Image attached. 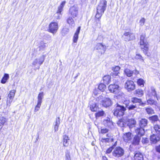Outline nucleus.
Returning a JSON list of instances; mask_svg holds the SVG:
<instances>
[{"instance_id": "55", "label": "nucleus", "mask_w": 160, "mask_h": 160, "mask_svg": "<svg viewBox=\"0 0 160 160\" xmlns=\"http://www.w3.org/2000/svg\"><path fill=\"white\" fill-rule=\"evenodd\" d=\"M155 149L156 152L160 154V145L155 146Z\"/></svg>"}, {"instance_id": "53", "label": "nucleus", "mask_w": 160, "mask_h": 160, "mask_svg": "<svg viewBox=\"0 0 160 160\" xmlns=\"http://www.w3.org/2000/svg\"><path fill=\"white\" fill-rule=\"evenodd\" d=\"M103 140L105 142H108L110 141L113 142V138H106L103 139Z\"/></svg>"}, {"instance_id": "40", "label": "nucleus", "mask_w": 160, "mask_h": 160, "mask_svg": "<svg viewBox=\"0 0 160 160\" xmlns=\"http://www.w3.org/2000/svg\"><path fill=\"white\" fill-rule=\"evenodd\" d=\"M148 103L150 105H156L157 104V102L155 100L152 99L151 98H150L147 101Z\"/></svg>"}, {"instance_id": "52", "label": "nucleus", "mask_w": 160, "mask_h": 160, "mask_svg": "<svg viewBox=\"0 0 160 160\" xmlns=\"http://www.w3.org/2000/svg\"><path fill=\"white\" fill-rule=\"evenodd\" d=\"M119 73V72H115L114 71H112L110 75L112 76L113 77H115L116 76H118V74Z\"/></svg>"}, {"instance_id": "10", "label": "nucleus", "mask_w": 160, "mask_h": 160, "mask_svg": "<svg viewBox=\"0 0 160 160\" xmlns=\"http://www.w3.org/2000/svg\"><path fill=\"white\" fill-rule=\"evenodd\" d=\"M144 134L136 133V134L133 137V140L131 142L132 144L134 145H138L139 144L141 137Z\"/></svg>"}, {"instance_id": "38", "label": "nucleus", "mask_w": 160, "mask_h": 160, "mask_svg": "<svg viewBox=\"0 0 160 160\" xmlns=\"http://www.w3.org/2000/svg\"><path fill=\"white\" fill-rule=\"evenodd\" d=\"M104 114V111L102 110L101 111H98L97 112L95 113V116L96 118L100 117L102 116Z\"/></svg>"}, {"instance_id": "48", "label": "nucleus", "mask_w": 160, "mask_h": 160, "mask_svg": "<svg viewBox=\"0 0 160 160\" xmlns=\"http://www.w3.org/2000/svg\"><path fill=\"white\" fill-rule=\"evenodd\" d=\"M109 130L107 128H103L101 130L100 132L102 134H105L108 132Z\"/></svg>"}, {"instance_id": "54", "label": "nucleus", "mask_w": 160, "mask_h": 160, "mask_svg": "<svg viewBox=\"0 0 160 160\" xmlns=\"http://www.w3.org/2000/svg\"><path fill=\"white\" fill-rule=\"evenodd\" d=\"M43 92H42L39 93L38 95V99H42L43 97Z\"/></svg>"}, {"instance_id": "13", "label": "nucleus", "mask_w": 160, "mask_h": 160, "mask_svg": "<svg viewBox=\"0 0 160 160\" xmlns=\"http://www.w3.org/2000/svg\"><path fill=\"white\" fill-rule=\"evenodd\" d=\"M16 92V90H11L8 95V98H7V105L10 106L12 102L13 98L15 96V93Z\"/></svg>"}, {"instance_id": "45", "label": "nucleus", "mask_w": 160, "mask_h": 160, "mask_svg": "<svg viewBox=\"0 0 160 160\" xmlns=\"http://www.w3.org/2000/svg\"><path fill=\"white\" fill-rule=\"evenodd\" d=\"M143 144H147L149 142V140L148 138L146 137H143L142 140Z\"/></svg>"}, {"instance_id": "41", "label": "nucleus", "mask_w": 160, "mask_h": 160, "mask_svg": "<svg viewBox=\"0 0 160 160\" xmlns=\"http://www.w3.org/2000/svg\"><path fill=\"white\" fill-rule=\"evenodd\" d=\"M38 64L40 66L41 65L45 60V56L44 55L41 56L38 59Z\"/></svg>"}, {"instance_id": "24", "label": "nucleus", "mask_w": 160, "mask_h": 160, "mask_svg": "<svg viewBox=\"0 0 160 160\" xmlns=\"http://www.w3.org/2000/svg\"><path fill=\"white\" fill-rule=\"evenodd\" d=\"M60 118L59 117L57 118L56 119L55 122L53 123L54 131L55 132H56L58 130V127L60 123Z\"/></svg>"}, {"instance_id": "6", "label": "nucleus", "mask_w": 160, "mask_h": 160, "mask_svg": "<svg viewBox=\"0 0 160 160\" xmlns=\"http://www.w3.org/2000/svg\"><path fill=\"white\" fill-rule=\"evenodd\" d=\"M107 6V1L103 0L101 1L97 8V11L103 14L106 9Z\"/></svg>"}, {"instance_id": "58", "label": "nucleus", "mask_w": 160, "mask_h": 160, "mask_svg": "<svg viewBox=\"0 0 160 160\" xmlns=\"http://www.w3.org/2000/svg\"><path fill=\"white\" fill-rule=\"evenodd\" d=\"M40 107L41 106L37 104L35 107V108L34 109V112H36L38 111Z\"/></svg>"}, {"instance_id": "62", "label": "nucleus", "mask_w": 160, "mask_h": 160, "mask_svg": "<svg viewBox=\"0 0 160 160\" xmlns=\"http://www.w3.org/2000/svg\"><path fill=\"white\" fill-rule=\"evenodd\" d=\"M133 73H134L135 75H137L139 73V72L138 70H137L136 69H135L134 70L132 71Z\"/></svg>"}, {"instance_id": "23", "label": "nucleus", "mask_w": 160, "mask_h": 160, "mask_svg": "<svg viewBox=\"0 0 160 160\" xmlns=\"http://www.w3.org/2000/svg\"><path fill=\"white\" fill-rule=\"evenodd\" d=\"M150 140L152 143L155 144L160 140V138L154 134L150 136Z\"/></svg>"}, {"instance_id": "32", "label": "nucleus", "mask_w": 160, "mask_h": 160, "mask_svg": "<svg viewBox=\"0 0 160 160\" xmlns=\"http://www.w3.org/2000/svg\"><path fill=\"white\" fill-rule=\"evenodd\" d=\"M150 95L153 96L154 98L156 97L158 100L159 98L157 96V94L156 92L154 87H151V92H150Z\"/></svg>"}, {"instance_id": "19", "label": "nucleus", "mask_w": 160, "mask_h": 160, "mask_svg": "<svg viewBox=\"0 0 160 160\" xmlns=\"http://www.w3.org/2000/svg\"><path fill=\"white\" fill-rule=\"evenodd\" d=\"M117 124L121 127H127V120L122 118L119 120Z\"/></svg>"}, {"instance_id": "33", "label": "nucleus", "mask_w": 160, "mask_h": 160, "mask_svg": "<svg viewBox=\"0 0 160 160\" xmlns=\"http://www.w3.org/2000/svg\"><path fill=\"white\" fill-rule=\"evenodd\" d=\"M9 78V74H8L5 73L1 80V83L2 84L5 83Z\"/></svg>"}, {"instance_id": "5", "label": "nucleus", "mask_w": 160, "mask_h": 160, "mask_svg": "<svg viewBox=\"0 0 160 160\" xmlns=\"http://www.w3.org/2000/svg\"><path fill=\"white\" fill-rule=\"evenodd\" d=\"M124 149L119 146L115 148L112 152V156L116 158L121 157L124 155Z\"/></svg>"}, {"instance_id": "14", "label": "nucleus", "mask_w": 160, "mask_h": 160, "mask_svg": "<svg viewBox=\"0 0 160 160\" xmlns=\"http://www.w3.org/2000/svg\"><path fill=\"white\" fill-rule=\"evenodd\" d=\"M119 86L116 84H111L108 87V89L110 92L115 93L118 92L119 90Z\"/></svg>"}, {"instance_id": "3", "label": "nucleus", "mask_w": 160, "mask_h": 160, "mask_svg": "<svg viewBox=\"0 0 160 160\" xmlns=\"http://www.w3.org/2000/svg\"><path fill=\"white\" fill-rule=\"evenodd\" d=\"M116 106L113 110V114L117 117L122 116L124 114V112L126 110V108L123 106L117 103Z\"/></svg>"}, {"instance_id": "57", "label": "nucleus", "mask_w": 160, "mask_h": 160, "mask_svg": "<svg viewBox=\"0 0 160 160\" xmlns=\"http://www.w3.org/2000/svg\"><path fill=\"white\" fill-rule=\"evenodd\" d=\"M145 22V19L144 18H142L141 19L140 21V25L142 26L144 24Z\"/></svg>"}, {"instance_id": "31", "label": "nucleus", "mask_w": 160, "mask_h": 160, "mask_svg": "<svg viewBox=\"0 0 160 160\" xmlns=\"http://www.w3.org/2000/svg\"><path fill=\"white\" fill-rule=\"evenodd\" d=\"M7 121V119L4 117H2L0 118V130L2 128L3 126Z\"/></svg>"}, {"instance_id": "64", "label": "nucleus", "mask_w": 160, "mask_h": 160, "mask_svg": "<svg viewBox=\"0 0 160 160\" xmlns=\"http://www.w3.org/2000/svg\"><path fill=\"white\" fill-rule=\"evenodd\" d=\"M102 160H108L107 158L105 156H103L102 157Z\"/></svg>"}, {"instance_id": "60", "label": "nucleus", "mask_w": 160, "mask_h": 160, "mask_svg": "<svg viewBox=\"0 0 160 160\" xmlns=\"http://www.w3.org/2000/svg\"><path fill=\"white\" fill-rule=\"evenodd\" d=\"M38 58H37V59H36L34 60V61L33 62L32 64L33 65H36V64L37 63H38Z\"/></svg>"}, {"instance_id": "44", "label": "nucleus", "mask_w": 160, "mask_h": 160, "mask_svg": "<svg viewBox=\"0 0 160 160\" xmlns=\"http://www.w3.org/2000/svg\"><path fill=\"white\" fill-rule=\"evenodd\" d=\"M137 108V106L136 104H130L128 107V109L129 110H134L135 108Z\"/></svg>"}, {"instance_id": "43", "label": "nucleus", "mask_w": 160, "mask_h": 160, "mask_svg": "<svg viewBox=\"0 0 160 160\" xmlns=\"http://www.w3.org/2000/svg\"><path fill=\"white\" fill-rule=\"evenodd\" d=\"M103 13H100L98 11H97L96 14L95 16V20L96 19H100V20L101 18L103 15Z\"/></svg>"}, {"instance_id": "2", "label": "nucleus", "mask_w": 160, "mask_h": 160, "mask_svg": "<svg viewBox=\"0 0 160 160\" xmlns=\"http://www.w3.org/2000/svg\"><path fill=\"white\" fill-rule=\"evenodd\" d=\"M148 123V120L145 118H142L139 122V128H137L135 130L136 133H141V134H144L145 130L144 128L147 126Z\"/></svg>"}, {"instance_id": "7", "label": "nucleus", "mask_w": 160, "mask_h": 160, "mask_svg": "<svg viewBox=\"0 0 160 160\" xmlns=\"http://www.w3.org/2000/svg\"><path fill=\"white\" fill-rule=\"evenodd\" d=\"M68 13L73 18L77 17L78 14V8L77 6L74 5L71 7L69 8Z\"/></svg>"}, {"instance_id": "18", "label": "nucleus", "mask_w": 160, "mask_h": 160, "mask_svg": "<svg viewBox=\"0 0 160 160\" xmlns=\"http://www.w3.org/2000/svg\"><path fill=\"white\" fill-rule=\"evenodd\" d=\"M95 48L97 50H101V53H104L106 50V47L101 43H98Z\"/></svg>"}, {"instance_id": "39", "label": "nucleus", "mask_w": 160, "mask_h": 160, "mask_svg": "<svg viewBox=\"0 0 160 160\" xmlns=\"http://www.w3.org/2000/svg\"><path fill=\"white\" fill-rule=\"evenodd\" d=\"M145 110L148 114H151L154 113V110L151 107L146 108Z\"/></svg>"}, {"instance_id": "36", "label": "nucleus", "mask_w": 160, "mask_h": 160, "mask_svg": "<svg viewBox=\"0 0 160 160\" xmlns=\"http://www.w3.org/2000/svg\"><path fill=\"white\" fill-rule=\"evenodd\" d=\"M135 93L139 97H141L143 94V91L141 89H138L135 91Z\"/></svg>"}, {"instance_id": "28", "label": "nucleus", "mask_w": 160, "mask_h": 160, "mask_svg": "<svg viewBox=\"0 0 160 160\" xmlns=\"http://www.w3.org/2000/svg\"><path fill=\"white\" fill-rule=\"evenodd\" d=\"M103 82L104 84H108L111 81V77L109 75L104 76L103 78Z\"/></svg>"}, {"instance_id": "11", "label": "nucleus", "mask_w": 160, "mask_h": 160, "mask_svg": "<svg viewBox=\"0 0 160 160\" xmlns=\"http://www.w3.org/2000/svg\"><path fill=\"white\" fill-rule=\"evenodd\" d=\"M124 40L126 41L133 40L135 39V36L133 33L129 32H125L123 35Z\"/></svg>"}, {"instance_id": "21", "label": "nucleus", "mask_w": 160, "mask_h": 160, "mask_svg": "<svg viewBox=\"0 0 160 160\" xmlns=\"http://www.w3.org/2000/svg\"><path fill=\"white\" fill-rule=\"evenodd\" d=\"M132 133L130 132L125 133L123 136L124 141L126 142H128L130 141L132 138Z\"/></svg>"}, {"instance_id": "16", "label": "nucleus", "mask_w": 160, "mask_h": 160, "mask_svg": "<svg viewBox=\"0 0 160 160\" xmlns=\"http://www.w3.org/2000/svg\"><path fill=\"white\" fill-rule=\"evenodd\" d=\"M131 102L133 104L135 103H139V105L140 106L143 107L145 106L146 103L142 102L141 99L138 98L136 97H133L131 99Z\"/></svg>"}, {"instance_id": "12", "label": "nucleus", "mask_w": 160, "mask_h": 160, "mask_svg": "<svg viewBox=\"0 0 160 160\" xmlns=\"http://www.w3.org/2000/svg\"><path fill=\"white\" fill-rule=\"evenodd\" d=\"M66 2L65 1H63L58 8V10L55 16L57 19H59L61 17V12L63 10V8L65 6Z\"/></svg>"}, {"instance_id": "59", "label": "nucleus", "mask_w": 160, "mask_h": 160, "mask_svg": "<svg viewBox=\"0 0 160 160\" xmlns=\"http://www.w3.org/2000/svg\"><path fill=\"white\" fill-rule=\"evenodd\" d=\"M46 47L45 43H41V45L39 46V48L40 49H42Z\"/></svg>"}, {"instance_id": "22", "label": "nucleus", "mask_w": 160, "mask_h": 160, "mask_svg": "<svg viewBox=\"0 0 160 160\" xmlns=\"http://www.w3.org/2000/svg\"><path fill=\"white\" fill-rule=\"evenodd\" d=\"M135 160H143V157L142 153L139 152H136L134 153V157Z\"/></svg>"}, {"instance_id": "46", "label": "nucleus", "mask_w": 160, "mask_h": 160, "mask_svg": "<svg viewBox=\"0 0 160 160\" xmlns=\"http://www.w3.org/2000/svg\"><path fill=\"white\" fill-rule=\"evenodd\" d=\"M69 29L67 28H64L62 31V35L64 36L68 34L69 32Z\"/></svg>"}, {"instance_id": "17", "label": "nucleus", "mask_w": 160, "mask_h": 160, "mask_svg": "<svg viewBox=\"0 0 160 160\" xmlns=\"http://www.w3.org/2000/svg\"><path fill=\"white\" fill-rule=\"evenodd\" d=\"M104 125L110 128H111L113 126V123L109 118H107V119H105L103 121Z\"/></svg>"}, {"instance_id": "35", "label": "nucleus", "mask_w": 160, "mask_h": 160, "mask_svg": "<svg viewBox=\"0 0 160 160\" xmlns=\"http://www.w3.org/2000/svg\"><path fill=\"white\" fill-rule=\"evenodd\" d=\"M65 160H71L70 152L69 150H66L65 152Z\"/></svg>"}, {"instance_id": "61", "label": "nucleus", "mask_w": 160, "mask_h": 160, "mask_svg": "<svg viewBox=\"0 0 160 160\" xmlns=\"http://www.w3.org/2000/svg\"><path fill=\"white\" fill-rule=\"evenodd\" d=\"M42 102V99H38L37 105L41 106V103Z\"/></svg>"}, {"instance_id": "42", "label": "nucleus", "mask_w": 160, "mask_h": 160, "mask_svg": "<svg viewBox=\"0 0 160 160\" xmlns=\"http://www.w3.org/2000/svg\"><path fill=\"white\" fill-rule=\"evenodd\" d=\"M137 82L138 85L142 87L144 86V81L141 78H139L137 80Z\"/></svg>"}, {"instance_id": "4", "label": "nucleus", "mask_w": 160, "mask_h": 160, "mask_svg": "<svg viewBox=\"0 0 160 160\" xmlns=\"http://www.w3.org/2000/svg\"><path fill=\"white\" fill-rule=\"evenodd\" d=\"M102 96H99L96 98V100L100 101V104L106 108L109 107L112 105V102L110 98H106L102 99Z\"/></svg>"}, {"instance_id": "27", "label": "nucleus", "mask_w": 160, "mask_h": 160, "mask_svg": "<svg viewBox=\"0 0 160 160\" xmlns=\"http://www.w3.org/2000/svg\"><path fill=\"white\" fill-rule=\"evenodd\" d=\"M63 145L64 146L67 147L69 144V138L66 135H64L63 136Z\"/></svg>"}, {"instance_id": "20", "label": "nucleus", "mask_w": 160, "mask_h": 160, "mask_svg": "<svg viewBox=\"0 0 160 160\" xmlns=\"http://www.w3.org/2000/svg\"><path fill=\"white\" fill-rule=\"evenodd\" d=\"M136 124V121L133 119H130L128 121L127 120V126H128L130 128L134 127Z\"/></svg>"}, {"instance_id": "49", "label": "nucleus", "mask_w": 160, "mask_h": 160, "mask_svg": "<svg viewBox=\"0 0 160 160\" xmlns=\"http://www.w3.org/2000/svg\"><path fill=\"white\" fill-rule=\"evenodd\" d=\"M114 146H112L110 147H109L108 148L106 151V153L107 154H109L112 151L113 149H114Z\"/></svg>"}, {"instance_id": "8", "label": "nucleus", "mask_w": 160, "mask_h": 160, "mask_svg": "<svg viewBox=\"0 0 160 160\" xmlns=\"http://www.w3.org/2000/svg\"><path fill=\"white\" fill-rule=\"evenodd\" d=\"M125 87L128 92H130L135 89V86L133 81L128 80L125 84Z\"/></svg>"}, {"instance_id": "26", "label": "nucleus", "mask_w": 160, "mask_h": 160, "mask_svg": "<svg viewBox=\"0 0 160 160\" xmlns=\"http://www.w3.org/2000/svg\"><path fill=\"white\" fill-rule=\"evenodd\" d=\"M73 18L72 17L69 16L66 20L67 22L71 27H74L75 26V22Z\"/></svg>"}, {"instance_id": "34", "label": "nucleus", "mask_w": 160, "mask_h": 160, "mask_svg": "<svg viewBox=\"0 0 160 160\" xmlns=\"http://www.w3.org/2000/svg\"><path fill=\"white\" fill-rule=\"evenodd\" d=\"M106 85L104 83H101L98 86V89L101 92H103L106 88Z\"/></svg>"}, {"instance_id": "15", "label": "nucleus", "mask_w": 160, "mask_h": 160, "mask_svg": "<svg viewBox=\"0 0 160 160\" xmlns=\"http://www.w3.org/2000/svg\"><path fill=\"white\" fill-rule=\"evenodd\" d=\"M90 108L92 112H97L99 109L96 102L94 101H90L89 103Z\"/></svg>"}, {"instance_id": "51", "label": "nucleus", "mask_w": 160, "mask_h": 160, "mask_svg": "<svg viewBox=\"0 0 160 160\" xmlns=\"http://www.w3.org/2000/svg\"><path fill=\"white\" fill-rule=\"evenodd\" d=\"M120 68L119 66H115L114 67H112V71H113L115 72H118Z\"/></svg>"}, {"instance_id": "9", "label": "nucleus", "mask_w": 160, "mask_h": 160, "mask_svg": "<svg viewBox=\"0 0 160 160\" xmlns=\"http://www.w3.org/2000/svg\"><path fill=\"white\" fill-rule=\"evenodd\" d=\"M58 29V23L56 22H51L49 25L48 31L53 34L55 33Z\"/></svg>"}, {"instance_id": "50", "label": "nucleus", "mask_w": 160, "mask_h": 160, "mask_svg": "<svg viewBox=\"0 0 160 160\" xmlns=\"http://www.w3.org/2000/svg\"><path fill=\"white\" fill-rule=\"evenodd\" d=\"M95 22H96V25L98 28H101V21L100 19H96L95 20Z\"/></svg>"}, {"instance_id": "29", "label": "nucleus", "mask_w": 160, "mask_h": 160, "mask_svg": "<svg viewBox=\"0 0 160 160\" xmlns=\"http://www.w3.org/2000/svg\"><path fill=\"white\" fill-rule=\"evenodd\" d=\"M124 73L128 77H131L133 73V71L128 68L125 69L124 71Z\"/></svg>"}, {"instance_id": "1", "label": "nucleus", "mask_w": 160, "mask_h": 160, "mask_svg": "<svg viewBox=\"0 0 160 160\" xmlns=\"http://www.w3.org/2000/svg\"><path fill=\"white\" fill-rule=\"evenodd\" d=\"M145 35L142 34L140 37V44L141 46V49L145 55L149 56L150 55L148 53V43L145 39Z\"/></svg>"}, {"instance_id": "30", "label": "nucleus", "mask_w": 160, "mask_h": 160, "mask_svg": "<svg viewBox=\"0 0 160 160\" xmlns=\"http://www.w3.org/2000/svg\"><path fill=\"white\" fill-rule=\"evenodd\" d=\"M148 119L151 121V122L154 123L159 120L158 116L154 115L148 118Z\"/></svg>"}, {"instance_id": "63", "label": "nucleus", "mask_w": 160, "mask_h": 160, "mask_svg": "<svg viewBox=\"0 0 160 160\" xmlns=\"http://www.w3.org/2000/svg\"><path fill=\"white\" fill-rule=\"evenodd\" d=\"M112 134L110 133H108L106 135V136L108 137H112Z\"/></svg>"}, {"instance_id": "56", "label": "nucleus", "mask_w": 160, "mask_h": 160, "mask_svg": "<svg viewBox=\"0 0 160 160\" xmlns=\"http://www.w3.org/2000/svg\"><path fill=\"white\" fill-rule=\"evenodd\" d=\"M124 103L126 107L128 108L130 104V102L129 101L126 100L124 101Z\"/></svg>"}, {"instance_id": "37", "label": "nucleus", "mask_w": 160, "mask_h": 160, "mask_svg": "<svg viewBox=\"0 0 160 160\" xmlns=\"http://www.w3.org/2000/svg\"><path fill=\"white\" fill-rule=\"evenodd\" d=\"M153 128L156 134L160 135V125L155 124Z\"/></svg>"}, {"instance_id": "47", "label": "nucleus", "mask_w": 160, "mask_h": 160, "mask_svg": "<svg viewBox=\"0 0 160 160\" xmlns=\"http://www.w3.org/2000/svg\"><path fill=\"white\" fill-rule=\"evenodd\" d=\"M135 58L136 59H139L141 61L144 62L143 57L140 54H136Z\"/></svg>"}, {"instance_id": "25", "label": "nucleus", "mask_w": 160, "mask_h": 160, "mask_svg": "<svg viewBox=\"0 0 160 160\" xmlns=\"http://www.w3.org/2000/svg\"><path fill=\"white\" fill-rule=\"evenodd\" d=\"M80 27H79L77 29L73 37V41L74 42L76 43L77 42L78 38V35L80 33Z\"/></svg>"}]
</instances>
